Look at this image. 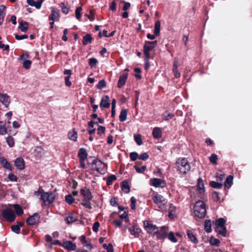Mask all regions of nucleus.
<instances>
[{"label":"nucleus","mask_w":252,"mask_h":252,"mask_svg":"<svg viewBox=\"0 0 252 252\" xmlns=\"http://www.w3.org/2000/svg\"><path fill=\"white\" fill-rule=\"evenodd\" d=\"M205 191L203 181L201 178H199L197 180L196 189L194 187L190 189L191 196L196 197L197 196L199 198H203Z\"/></svg>","instance_id":"nucleus-1"},{"label":"nucleus","mask_w":252,"mask_h":252,"mask_svg":"<svg viewBox=\"0 0 252 252\" xmlns=\"http://www.w3.org/2000/svg\"><path fill=\"white\" fill-rule=\"evenodd\" d=\"M175 167L179 173L181 174H187L190 169V165L185 158L177 159Z\"/></svg>","instance_id":"nucleus-2"},{"label":"nucleus","mask_w":252,"mask_h":252,"mask_svg":"<svg viewBox=\"0 0 252 252\" xmlns=\"http://www.w3.org/2000/svg\"><path fill=\"white\" fill-rule=\"evenodd\" d=\"M1 215L5 220L9 222H12L14 221L16 215L11 207V204L2 206Z\"/></svg>","instance_id":"nucleus-3"},{"label":"nucleus","mask_w":252,"mask_h":252,"mask_svg":"<svg viewBox=\"0 0 252 252\" xmlns=\"http://www.w3.org/2000/svg\"><path fill=\"white\" fill-rule=\"evenodd\" d=\"M152 200L160 210H166L167 201L163 196L158 192H154L152 195Z\"/></svg>","instance_id":"nucleus-4"},{"label":"nucleus","mask_w":252,"mask_h":252,"mask_svg":"<svg viewBox=\"0 0 252 252\" xmlns=\"http://www.w3.org/2000/svg\"><path fill=\"white\" fill-rule=\"evenodd\" d=\"M206 205L202 201H198L194 206V214L199 219L203 218L206 215Z\"/></svg>","instance_id":"nucleus-5"},{"label":"nucleus","mask_w":252,"mask_h":252,"mask_svg":"<svg viewBox=\"0 0 252 252\" xmlns=\"http://www.w3.org/2000/svg\"><path fill=\"white\" fill-rule=\"evenodd\" d=\"M81 195L83 196V199L81 203L82 205L89 209L92 208L90 200L92 198L91 191L87 189H82L80 191Z\"/></svg>","instance_id":"nucleus-6"},{"label":"nucleus","mask_w":252,"mask_h":252,"mask_svg":"<svg viewBox=\"0 0 252 252\" xmlns=\"http://www.w3.org/2000/svg\"><path fill=\"white\" fill-rule=\"evenodd\" d=\"M225 223V220L223 218L218 219L215 223L216 231L223 237L226 236V229L224 226Z\"/></svg>","instance_id":"nucleus-7"},{"label":"nucleus","mask_w":252,"mask_h":252,"mask_svg":"<svg viewBox=\"0 0 252 252\" xmlns=\"http://www.w3.org/2000/svg\"><path fill=\"white\" fill-rule=\"evenodd\" d=\"M92 168L100 174H104L106 171L107 166L100 160L94 159L92 164Z\"/></svg>","instance_id":"nucleus-8"},{"label":"nucleus","mask_w":252,"mask_h":252,"mask_svg":"<svg viewBox=\"0 0 252 252\" xmlns=\"http://www.w3.org/2000/svg\"><path fill=\"white\" fill-rule=\"evenodd\" d=\"M157 43L158 42L156 40L154 41H145L143 47V53L147 60H149L150 58V52L155 47Z\"/></svg>","instance_id":"nucleus-9"},{"label":"nucleus","mask_w":252,"mask_h":252,"mask_svg":"<svg viewBox=\"0 0 252 252\" xmlns=\"http://www.w3.org/2000/svg\"><path fill=\"white\" fill-rule=\"evenodd\" d=\"M55 199V194L53 193L43 192L41 194V200L45 205L49 204L53 202Z\"/></svg>","instance_id":"nucleus-10"},{"label":"nucleus","mask_w":252,"mask_h":252,"mask_svg":"<svg viewBox=\"0 0 252 252\" xmlns=\"http://www.w3.org/2000/svg\"><path fill=\"white\" fill-rule=\"evenodd\" d=\"M150 184L155 188H164L166 183L165 181L162 179L154 178L150 179Z\"/></svg>","instance_id":"nucleus-11"},{"label":"nucleus","mask_w":252,"mask_h":252,"mask_svg":"<svg viewBox=\"0 0 252 252\" xmlns=\"http://www.w3.org/2000/svg\"><path fill=\"white\" fill-rule=\"evenodd\" d=\"M144 226L149 233H155L158 232V228L157 226L149 221H144Z\"/></svg>","instance_id":"nucleus-12"},{"label":"nucleus","mask_w":252,"mask_h":252,"mask_svg":"<svg viewBox=\"0 0 252 252\" xmlns=\"http://www.w3.org/2000/svg\"><path fill=\"white\" fill-rule=\"evenodd\" d=\"M40 216L36 213L34 214L27 220V223L29 225H35L39 222Z\"/></svg>","instance_id":"nucleus-13"},{"label":"nucleus","mask_w":252,"mask_h":252,"mask_svg":"<svg viewBox=\"0 0 252 252\" xmlns=\"http://www.w3.org/2000/svg\"><path fill=\"white\" fill-rule=\"evenodd\" d=\"M0 102L7 108L11 102V99L7 94H1L0 93Z\"/></svg>","instance_id":"nucleus-14"},{"label":"nucleus","mask_w":252,"mask_h":252,"mask_svg":"<svg viewBox=\"0 0 252 252\" xmlns=\"http://www.w3.org/2000/svg\"><path fill=\"white\" fill-rule=\"evenodd\" d=\"M14 164L17 169L22 170L25 168V161L21 157L17 158L15 161Z\"/></svg>","instance_id":"nucleus-15"},{"label":"nucleus","mask_w":252,"mask_h":252,"mask_svg":"<svg viewBox=\"0 0 252 252\" xmlns=\"http://www.w3.org/2000/svg\"><path fill=\"white\" fill-rule=\"evenodd\" d=\"M52 14L49 17V20L53 21H58L59 19V10L54 7H52Z\"/></svg>","instance_id":"nucleus-16"},{"label":"nucleus","mask_w":252,"mask_h":252,"mask_svg":"<svg viewBox=\"0 0 252 252\" xmlns=\"http://www.w3.org/2000/svg\"><path fill=\"white\" fill-rule=\"evenodd\" d=\"M110 105L109 96L108 95L103 96L101 100L100 107L102 108H108Z\"/></svg>","instance_id":"nucleus-17"},{"label":"nucleus","mask_w":252,"mask_h":252,"mask_svg":"<svg viewBox=\"0 0 252 252\" xmlns=\"http://www.w3.org/2000/svg\"><path fill=\"white\" fill-rule=\"evenodd\" d=\"M128 230L130 232L131 235L134 236L135 237H138L141 231L136 225H133L131 227H128Z\"/></svg>","instance_id":"nucleus-18"},{"label":"nucleus","mask_w":252,"mask_h":252,"mask_svg":"<svg viewBox=\"0 0 252 252\" xmlns=\"http://www.w3.org/2000/svg\"><path fill=\"white\" fill-rule=\"evenodd\" d=\"M127 76L128 74L127 73H123L122 75L120 77L118 83V88H120L125 84L127 78Z\"/></svg>","instance_id":"nucleus-19"},{"label":"nucleus","mask_w":252,"mask_h":252,"mask_svg":"<svg viewBox=\"0 0 252 252\" xmlns=\"http://www.w3.org/2000/svg\"><path fill=\"white\" fill-rule=\"evenodd\" d=\"M63 247L68 250L73 251L76 249V245L73 243L71 241H67L63 242L62 245Z\"/></svg>","instance_id":"nucleus-20"},{"label":"nucleus","mask_w":252,"mask_h":252,"mask_svg":"<svg viewBox=\"0 0 252 252\" xmlns=\"http://www.w3.org/2000/svg\"><path fill=\"white\" fill-rule=\"evenodd\" d=\"M43 1V0H41L39 1H35L34 0H27V2L29 5L32 6H34L38 9H39L42 5V3Z\"/></svg>","instance_id":"nucleus-21"},{"label":"nucleus","mask_w":252,"mask_h":252,"mask_svg":"<svg viewBox=\"0 0 252 252\" xmlns=\"http://www.w3.org/2000/svg\"><path fill=\"white\" fill-rule=\"evenodd\" d=\"M0 162L3 167L5 169L11 171L12 170L10 164L7 161L6 159L4 157H0Z\"/></svg>","instance_id":"nucleus-22"},{"label":"nucleus","mask_w":252,"mask_h":252,"mask_svg":"<svg viewBox=\"0 0 252 252\" xmlns=\"http://www.w3.org/2000/svg\"><path fill=\"white\" fill-rule=\"evenodd\" d=\"M176 208L175 206L173 205L172 204H170L169 210H168V216L171 219H173L175 216V211H176Z\"/></svg>","instance_id":"nucleus-23"},{"label":"nucleus","mask_w":252,"mask_h":252,"mask_svg":"<svg viewBox=\"0 0 252 252\" xmlns=\"http://www.w3.org/2000/svg\"><path fill=\"white\" fill-rule=\"evenodd\" d=\"M13 211L15 210L16 214L18 216H21L23 214V210L21 207L18 204H11Z\"/></svg>","instance_id":"nucleus-24"},{"label":"nucleus","mask_w":252,"mask_h":252,"mask_svg":"<svg viewBox=\"0 0 252 252\" xmlns=\"http://www.w3.org/2000/svg\"><path fill=\"white\" fill-rule=\"evenodd\" d=\"M5 6L0 5V25L3 23L4 16L5 15Z\"/></svg>","instance_id":"nucleus-25"},{"label":"nucleus","mask_w":252,"mask_h":252,"mask_svg":"<svg viewBox=\"0 0 252 252\" xmlns=\"http://www.w3.org/2000/svg\"><path fill=\"white\" fill-rule=\"evenodd\" d=\"M68 136L70 140L76 141L78 137L77 132L74 129H73L68 132Z\"/></svg>","instance_id":"nucleus-26"},{"label":"nucleus","mask_w":252,"mask_h":252,"mask_svg":"<svg viewBox=\"0 0 252 252\" xmlns=\"http://www.w3.org/2000/svg\"><path fill=\"white\" fill-rule=\"evenodd\" d=\"M78 156L80 160H85L87 157V153L86 150L84 148L80 149L78 153Z\"/></svg>","instance_id":"nucleus-27"},{"label":"nucleus","mask_w":252,"mask_h":252,"mask_svg":"<svg viewBox=\"0 0 252 252\" xmlns=\"http://www.w3.org/2000/svg\"><path fill=\"white\" fill-rule=\"evenodd\" d=\"M152 133L154 137L155 138H159L161 136V131L159 127H155Z\"/></svg>","instance_id":"nucleus-28"},{"label":"nucleus","mask_w":252,"mask_h":252,"mask_svg":"<svg viewBox=\"0 0 252 252\" xmlns=\"http://www.w3.org/2000/svg\"><path fill=\"white\" fill-rule=\"evenodd\" d=\"M178 62L177 61H174L173 63V71L176 78H179L180 76V73L178 71Z\"/></svg>","instance_id":"nucleus-29"},{"label":"nucleus","mask_w":252,"mask_h":252,"mask_svg":"<svg viewBox=\"0 0 252 252\" xmlns=\"http://www.w3.org/2000/svg\"><path fill=\"white\" fill-rule=\"evenodd\" d=\"M204 228L205 231L208 232H211L212 231V224L210 220H206L204 222Z\"/></svg>","instance_id":"nucleus-30"},{"label":"nucleus","mask_w":252,"mask_h":252,"mask_svg":"<svg viewBox=\"0 0 252 252\" xmlns=\"http://www.w3.org/2000/svg\"><path fill=\"white\" fill-rule=\"evenodd\" d=\"M233 179V177L232 176H231V175L228 176L227 177V178L224 182L225 187L229 188L232 184Z\"/></svg>","instance_id":"nucleus-31"},{"label":"nucleus","mask_w":252,"mask_h":252,"mask_svg":"<svg viewBox=\"0 0 252 252\" xmlns=\"http://www.w3.org/2000/svg\"><path fill=\"white\" fill-rule=\"evenodd\" d=\"M19 29L23 32H26L28 29V24L25 22H20L19 23Z\"/></svg>","instance_id":"nucleus-32"},{"label":"nucleus","mask_w":252,"mask_h":252,"mask_svg":"<svg viewBox=\"0 0 252 252\" xmlns=\"http://www.w3.org/2000/svg\"><path fill=\"white\" fill-rule=\"evenodd\" d=\"M7 128L2 121H0V134L4 135L7 133Z\"/></svg>","instance_id":"nucleus-33"},{"label":"nucleus","mask_w":252,"mask_h":252,"mask_svg":"<svg viewBox=\"0 0 252 252\" xmlns=\"http://www.w3.org/2000/svg\"><path fill=\"white\" fill-rule=\"evenodd\" d=\"M187 235L189 239L194 243H197L198 242L197 239H196L195 235L190 231H187Z\"/></svg>","instance_id":"nucleus-34"},{"label":"nucleus","mask_w":252,"mask_h":252,"mask_svg":"<svg viewBox=\"0 0 252 252\" xmlns=\"http://www.w3.org/2000/svg\"><path fill=\"white\" fill-rule=\"evenodd\" d=\"M160 23L159 21H157L155 23L154 29V34L156 36H158L160 33Z\"/></svg>","instance_id":"nucleus-35"},{"label":"nucleus","mask_w":252,"mask_h":252,"mask_svg":"<svg viewBox=\"0 0 252 252\" xmlns=\"http://www.w3.org/2000/svg\"><path fill=\"white\" fill-rule=\"evenodd\" d=\"M65 220L66 222L68 224H70L76 221V220H77V218L73 214H69V216L66 218Z\"/></svg>","instance_id":"nucleus-36"},{"label":"nucleus","mask_w":252,"mask_h":252,"mask_svg":"<svg viewBox=\"0 0 252 252\" xmlns=\"http://www.w3.org/2000/svg\"><path fill=\"white\" fill-rule=\"evenodd\" d=\"M122 189L126 193L129 192L130 189L128 183L126 181L123 182L121 184Z\"/></svg>","instance_id":"nucleus-37"},{"label":"nucleus","mask_w":252,"mask_h":252,"mask_svg":"<svg viewBox=\"0 0 252 252\" xmlns=\"http://www.w3.org/2000/svg\"><path fill=\"white\" fill-rule=\"evenodd\" d=\"M211 187L215 189H221L222 187V184L219 182L211 181L210 183Z\"/></svg>","instance_id":"nucleus-38"},{"label":"nucleus","mask_w":252,"mask_h":252,"mask_svg":"<svg viewBox=\"0 0 252 252\" xmlns=\"http://www.w3.org/2000/svg\"><path fill=\"white\" fill-rule=\"evenodd\" d=\"M92 38L91 37V35L89 34H87L85 36H84L83 37V44L84 45H87V44L91 43L92 41Z\"/></svg>","instance_id":"nucleus-39"},{"label":"nucleus","mask_w":252,"mask_h":252,"mask_svg":"<svg viewBox=\"0 0 252 252\" xmlns=\"http://www.w3.org/2000/svg\"><path fill=\"white\" fill-rule=\"evenodd\" d=\"M127 111L125 109H123L121 111L120 115L119 116L120 121L124 122L126 119Z\"/></svg>","instance_id":"nucleus-40"},{"label":"nucleus","mask_w":252,"mask_h":252,"mask_svg":"<svg viewBox=\"0 0 252 252\" xmlns=\"http://www.w3.org/2000/svg\"><path fill=\"white\" fill-rule=\"evenodd\" d=\"M6 142L10 147H13L15 144L14 139L13 137L9 136L6 138Z\"/></svg>","instance_id":"nucleus-41"},{"label":"nucleus","mask_w":252,"mask_h":252,"mask_svg":"<svg viewBox=\"0 0 252 252\" xmlns=\"http://www.w3.org/2000/svg\"><path fill=\"white\" fill-rule=\"evenodd\" d=\"M23 224L20 223L19 225H13L11 226V230L13 232L16 234H19L20 232V227L22 226Z\"/></svg>","instance_id":"nucleus-42"},{"label":"nucleus","mask_w":252,"mask_h":252,"mask_svg":"<svg viewBox=\"0 0 252 252\" xmlns=\"http://www.w3.org/2000/svg\"><path fill=\"white\" fill-rule=\"evenodd\" d=\"M210 243L212 246H218L220 243V241L217 238L211 237L209 240Z\"/></svg>","instance_id":"nucleus-43"},{"label":"nucleus","mask_w":252,"mask_h":252,"mask_svg":"<svg viewBox=\"0 0 252 252\" xmlns=\"http://www.w3.org/2000/svg\"><path fill=\"white\" fill-rule=\"evenodd\" d=\"M162 230L163 231V234H161L160 233H157V237L159 239H162L165 237V232L168 230L167 227L164 226L162 228Z\"/></svg>","instance_id":"nucleus-44"},{"label":"nucleus","mask_w":252,"mask_h":252,"mask_svg":"<svg viewBox=\"0 0 252 252\" xmlns=\"http://www.w3.org/2000/svg\"><path fill=\"white\" fill-rule=\"evenodd\" d=\"M134 136L135 141L138 145L142 144V140L140 134H135Z\"/></svg>","instance_id":"nucleus-45"},{"label":"nucleus","mask_w":252,"mask_h":252,"mask_svg":"<svg viewBox=\"0 0 252 252\" xmlns=\"http://www.w3.org/2000/svg\"><path fill=\"white\" fill-rule=\"evenodd\" d=\"M97 63V60L95 58H90L89 60V65L92 68L96 66Z\"/></svg>","instance_id":"nucleus-46"},{"label":"nucleus","mask_w":252,"mask_h":252,"mask_svg":"<svg viewBox=\"0 0 252 252\" xmlns=\"http://www.w3.org/2000/svg\"><path fill=\"white\" fill-rule=\"evenodd\" d=\"M120 217L122 219H124L125 222H129V220L127 218V213L126 212L124 211L122 214H120Z\"/></svg>","instance_id":"nucleus-47"},{"label":"nucleus","mask_w":252,"mask_h":252,"mask_svg":"<svg viewBox=\"0 0 252 252\" xmlns=\"http://www.w3.org/2000/svg\"><path fill=\"white\" fill-rule=\"evenodd\" d=\"M65 199L66 202L69 204H71L74 202V199L72 195L70 194L66 195L65 197Z\"/></svg>","instance_id":"nucleus-48"},{"label":"nucleus","mask_w":252,"mask_h":252,"mask_svg":"<svg viewBox=\"0 0 252 252\" xmlns=\"http://www.w3.org/2000/svg\"><path fill=\"white\" fill-rule=\"evenodd\" d=\"M116 179V177L115 175H112L108 177L107 181V185H108V186L111 185L112 184L113 182L114 181H115Z\"/></svg>","instance_id":"nucleus-49"},{"label":"nucleus","mask_w":252,"mask_h":252,"mask_svg":"<svg viewBox=\"0 0 252 252\" xmlns=\"http://www.w3.org/2000/svg\"><path fill=\"white\" fill-rule=\"evenodd\" d=\"M168 239L172 242L176 243L177 242V239L175 238L174 234L173 232H170L168 235Z\"/></svg>","instance_id":"nucleus-50"},{"label":"nucleus","mask_w":252,"mask_h":252,"mask_svg":"<svg viewBox=\"0 0 252 252\" xmlns=\"http://www.w3.org/2000/svg\"><path fill=\"white\" fill-rule=\"evenodd\" d=\"M134 168L138 173H142L145 170L146 167V166H142V167H140L137 165H135Z\"/></svg>","instance_id":"nucleus-51"},{"label":"nucleus","mask_w":252,"mask_h":252,"mask_svg":"<svg viewBox=\"0 0 252 252\" xmlns=\"http://www.w3.org/2000/svg\"><path fill=\"white\" fill-rule=\"evenodd\" d=\"M130 158L132 161H135L139 158V155L136 152H132L130 154Z\"/></svg>","instance_id":"nucleus-52"},{"label":"nucleus","mask_w":252,"mask_h":252,"mask_svg":"<svg viewBox=\"0 0 252 252\" xmlns=\"http://www.w3.org/2000/svg\"><path fill=\"white\" fill-rule=\"evenodd\" d=\"M217 159L218 157L215 154H212L211 156L210 157V160L213 164H216L217 163Z\"/></svg>","instance_id":"nucleus-53"},{"label":"nucleus","mask_w":252,"mask_h":252,"mask_svg":"<svg viewBox=\"0 0 252 252\" xmlns=\"http://www.w3.org/2000/svg\"><path fill=\"white\" fill-rule=\"evenodd\" d=\"M103 246L107 250V252H114L112 244H109L108 245L106 244H103Z\"/></svg>","instance_id":"nucleus-54"},{"label":"nucleus","mask_w":252,"mask_h":252,"mask_svg":"<svg viewBox=\"0 0 252 252\" xmlns=\"http://www.w3.org/2000/svg\"><path fill=\"white\" fill-rule=\"evenodd\" d=\"M82 10L81 7H78L75 10L76 17L77 19H80L81 18V11Z\"/></svg>","instance_id":"nucleus-55"},{"label":"nucleus","mask_w":252,"mask_h":252,"mask_svg":"<svg viewBox=\"0 0 252 252\" xmlns=\"http://www.w3.org/2000/svg\"><path fill=\"white\" fill-rule=\"evenodd\" d=\"M31 65V62L30 60H25L23 62V66L26 69H29Z\"/></svg>","instance_id":"nucleus-56"},{"label":"nucleus","mask_w":252,"mask_h":252,"mask_svg":"<svg viewBox=\"0 0 252 252\" xmlns=\"http://www.w3.org/2000/svg\"><path fill=\"white\" fill-rule=\"evenodd\" d=\"M105 131V128L104 126H99L97 128V134L101 135L104 134Z\"/></svg>","instance_id":"nucleus-57"},{"label":"nucleus","mask_w":252,"mask_h":252,"mask_svg":"<svg viewBox=\"0 0 252 252\" xmlns=\"http://www.w3.org/2000/svg\"><path fill=\"white\" fill-rule=\"evenodd\" d=\"M106 84L105 81L103 80H101L98 82L97 87L99 89H101L104 88Z\"/></svg>","instance_id":"nucleus-58"},{"label":"nucleus","mask_w":252,"mask_h":252,"mask_svg":"<svg viewBox=\"0 0 252 252\" xmlns=\"http://www.w3.org/2000/svg\"><path fill=\"white\" fill-rule=\"evenodd\" d=\"M149 158V155L147 153H143L139 156V158L143 160H147Z\"/></svg>","instance_id":"nucleus-59"},{"label":"nucleus","mask_w":252,"mask_h":252,"mask_svg":"<svg viewBox=\"0 0 252 252\" xmlns=\"http://www.w3.org/2000/svg\"><path fill=\"white\" fill-rule=\"evenodd\" d=\"M8 177L9 179L12 182H17V177L13 173L9 174Z\"/></svg>","instance_id":"nucleus-60"},{"label":"nucleus","mask_w":252,"mask_h":252,"mask_svg":"<svg viewBox=\"0 0 252 252\" xmlns=\"http://www.w3.org/2000/svg\"><path fill=\"white\" fill-rule=\"evenodd\" d=\"M130 201L131 208L132 209L134 210L135 209V203L136 202V199L134 197H132L130 199Z\"/></svg>","instance_id":"nucleus-61"},{"label":"nucleus","mask_w":252,"mask_h":252,"mask_svg":"<svg viewBox=\"0 0 252 252\" xmlns=\"http://www.w3.org/2000/svg\"><path fill=\"white\" fill-rule=\"evenodd\" d=\"M224 174H217V176H216V178H217V181L220 182V183H221L222 182L223 179H224Z\"/></svg>","instance_id":"nucleus-62"},{"label":"nucleus","mask_w":252,"mask_h":252,"mask_svg":"<svg viewBox=\"0 0 252 252\" xmlns=\"http://www.w3.org/2000/svg\"><path fill=\"white\" fill-rule=\"evenodd\" d=\"M134 71L136 73L135 75V77L139 79H141V76L140 74V73L141 72L140 69L139 68H135Z\"/></svg>","instance_id":"nucleus-63"},{"label":"nucleus","mask_w":252,"mask_h":252,"mask_svg":"<svg viewBox=\"0 0 252 252\" xmlns=\"http://www.w3.org/2000/svg\"><path fill=\"white\" fill-rule=\"evenodd\" d=\"M214 200L216 201H218L220 200V196L218 192L215 191L212 194Z\"/></svg>","instance_id":"nucleus-64"}]
</instances>
